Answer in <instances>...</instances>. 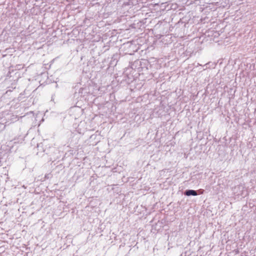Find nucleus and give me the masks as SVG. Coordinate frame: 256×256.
<instances>
[{
	"label": "nucleus",
	"mask_w": 256,
	"mask_h": 256,
	"mask_svg": "<svg viewBox=\"0 0 256 256\" xmlns=\"http://www.w3.org/2000/svg\"><path fill=\"white\" fill-rule=\"evenodd\" d=\"M184 194L186 196H196L198 195V193L196 190H186L184 192Z\"/></svg>",
	"instance_id": "1"
},
{
	"label": "nucleus",
	"mask_w": 256,
	"mask_h": 256,
	"mask_svg": "<svg viewBox=\"0 0 256 256\" xmlns=\"http://www.w3.org/2000/svg\"><path fill=\"white\" fill-rule=\"evenodd\" d=\"M146 20H147V18H146L144 20H142V21H140V22L141 23V24L140 25V26H142V25H144L146 24Z\"/></svg>",
	"instance_id": "2"
},
{
	"label": "nucleus",
	"mask_w": 256,
	"mask_h": 256,
	"mask_svg": "<svg viewBox=\"0 0 256 256\" xmlns=\"http://www.w3.org/2000/svg\"><path fill=\"white\" fill-rule=\"evenodd\" d=\"M196 191L198 193V194H204V190L203 189H199L198 190Z\"/></svg>",
	"instance_id": "3"
},
{
	"label": "nucleus",
	"mask_w": 256,
	"mask_h": 256,
	"mask_svg": "<svg viewBox=\"0 0 256 256\" xmlns=\"http://www.w3.org/2000/svg\"><path fill=\"white\" fill-rule=\"evenodd\" d=\"M124 45L125 46H128L130 47V46L132 45V43L130 42H126V44H124Z\"/></svg>",
	"instance_id": "4"
},
{
	"label": "nucleus",
	"mask_w": 256,
	"mask_h": 256,
	"mask_svg": "<svg viewBox=\"0 0 256 256\" xmlns=\"http://www.w3.org/2000/svg\"><path fill=\"white\" fill-rule=\"evenodd\" d=\"M188 17H182V18H180V21H179V22H183V20L184 18H188Z\"/></svg>",
	"instance_id": "5"
},
{
	"label": "nucleus",
	"mask_w": 256,
	"mask_h": 256,
	"mask_svg": "<svg viewBox=\"0 0 256 256\" xmlns=\"http://www.w3.org/2000/svg\"><path fill=\"white\" fill-rule=\"evenodd\" d=\"M206 18L208 19V17H204V19H202V18L200 19L201 22H202L203 20H206Z\"/></svg>",
	"instance_id": "6"
},
{
	"label": "nucleus",
	"mask_w": 256,
	"mask_h": 256,
	"mask_svg": "<svg viewBox=\"0 0 256 256\" xmlns=\"http://www.w3.org/2000/svg\"><path fill=\"white\" fill-rule=\"evenodd\" d=\"M88 20V19H87V18H85V19L84 20V22H86V20Z\"/></svg>",
	"instance_id": "7"
}]
</instances>
